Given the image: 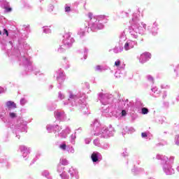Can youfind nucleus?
I'll use <instances>...</instances> for the list:
<instances>
[{
    "label": "nucleus",
    "instance_id": "obj_39",
    "mask_svg": "<svg viewBox=\"0 0 179 179\" xmlns=\"http://www.w3.org/2000/svg\"><path fill=\"white\" fill-rule=\"evenodd\" d=\"M43 33L48 34L51 33V29L48 27H43Z\"/></svg>",
    "mask_w": 179,
    "mask_h": 179
},
{
    "label": "nucleus",
    "instance_id": "obj_56",
    "mask_svg": "<svg viewBox=\"0 0 179 179\" xmlns=\"http://www.w3.org/2000/svg\"><path fill=\"white\" fill-rule=\"evenodd\" d=\"M115 78H121V76H120V72L116 71L115 73Z\"/></svg>",
    "mask_w": 179,
    "mask_h": 179
},
{
    "label": "nucleus",
    "instance_id": "obj_5",
    "mask_svg": "<svg viewBox=\"0 0 179 179\" xmlns=\"http://www.w3.org/2000/svg\"><path fill=\"white\" fill-rule=\"evenodd\" d=\"M68 102H64V106H68L69 103L71 106H78L80 110H84V113H86L87 110V106H86V101L85 99H79V94H73L72 92H69V99Z\"/></svg>",
    "mask_w": 179,
    "mask_h": 179
},
{
    "label": "nucleus",
    "instance_id": "obj_24",
    "mask_svg": "<svg viewBox=\"0 0 179 179\" xmlns=\"http://www.w3.org/2000/svg\"><path fill=\"white\" fill-rule=\"evenodd\" d=\"M69 173L71 177H75V176L78 175V171L73 169V167L69 169Z\"/></svg>",
    "mask_w": 179,
    "mask_h": 179
},
{
    "label": "nucleus",
    "instance_id": "obj_57",
    "mask_svg": "<svg viewBox=\"0 0 179 179\" xmlns=\"http://www.w3.org/2000/svg\"><path fill=\"white\" fill-rule=\"evenodd\" d=\"M82 131H83L82 127H79L78 129H76L75 130L76 135V132H82Z\"/></svg>",
    "mask_w": 179,
    "mask_h": 179
},
{
    "label": "nucleus",
    "instance_id": "obj_18",
    "mask_svg": "<svg viewBox=\"0 0 179 179\" xmlns=\"http://www.w3.org/2000/svg\"><path fill=\"white\" fill-rule=\"evenodd\" d=\"M20 61H22L23 65H31V59L27 56L21 57Z\"/></svg>",
    "mask_w": 179,
    "mask_h": 179
},
{
    "label": "nucleus",
    "instance_id": "obj_50",
    "mask_svg": "<svg viewBox=\"0 0 179 179\" xmlns=\"http://www.w3.org/2000/svg\"><path fill=\"white\" fill-rule=\"evenodd\" d=\"M90 142H92V138H87L85 139V143H86V145H89V143H90Z\"/></svg>",
    "mask_w": 179,
    "mask_h": 179
},
{
    "label": "nucleus",
    "instance_id": "obj_40",
    "mask_svg": "<svg viewBox=\"0 0 179 179\" xmlns=\"http://www.w3.org/2000/svg\"><path fill=\"white\" fill-rule=\"evenodd\" d=\"M129 153H128V150H127V149L126 148H124V150H123V152H122V156L123 157H127V156H129Z\"/></svg>",
    "mask_w": 179,
    "mask_h": 179
},
{
    "label": "nucleus",
    "instance_id": "obj_10",
    "mask_svg": "<svg viewBox=\"0 0 179 179\" xmlns=\"http://www.w3.org/2000/svg\"><path fill=\"white\" fill-rule=\"evenodd\" d=\"M136 44H138L136 41L128 40L124 43L123 48L124 51H129V50H132Z\"/></svg>",
    "mask_w": 179,
    "mask_h": 179
},
{
    "label": "nucleus",
    "instance_id": "obj_33",
    "mask_svg": "<svg viewBox=\"0 0 179 179\" xmlns=\"http://www.w3.org/2000/svg\"><path fill=\"white\" fill-rule=\"evenodd\" d=\"M69 163L68 162V160L65 158H62L60 159L59 164H62V166H68Z\"/></svg>",
    "mask_w": 179,
    "mask_h": 179
},
{
    "label": "nucleus",
    "instance_id": "obj_2",
    "mask_svg": "<svg viewBox=\"0 0 179 179\" xmlns=\"http://www.w3.org/2000/svg\"><path fill=\"white\" fill-rule=\"evenodd\" d=\"M87 16L90 19L88 27L92 31H97V30H101V29H103L104 27L103 23L107 22V19L104 15L93 17V14L92 13H89L87 14Z\"/></svg>",
    "mask_w": 179,
    "mask_h": 179
},
{
    "label": "nucleus",
    "instance_id": "obj_37",
    "mask_svg": "<svg viewBox=\"0 0 179 179\" xmlns=\"http://www.w3.org/2000/svg\"><path fill=\"white\" fill-rule=\"evenodd\" d=\"M60 177L62 179H69V176H68L66 172H63L62 174H60Z\"/></svg>",
    "mask_w": 179,
    "mask_h": 179
},
{
    "label": "nucleus",
    "instance_id": "obj_27",
    "mask_svg": "<svg viewBox=\"0 0 179 179\" xmlns=\"http://www.w3.org/2000/svg\"><path fill=\"white\" fill-rule=\"evenodd\" d=\"M94 71L96 72H103V71H106V68L103 66L97 65L94 67Z\"/></svg>",
    "mask_w": 179,
    "mask_h": 179
},
{
    "label": "nucleus",
    "instance_id": "obj_51",
    "mask_svg": "<svg viewBox=\"0 0 179 179\" xmlns=\"http://www.w3.org/2000/svg\"><path fill=\"white\" fill-rule=\"evenodd\" d=\"M127 116V110H122L121 113V117H126Z\"/></svg>",
    "mask_w": 179,
    "mask_h": 179
},
{
    "label": "nucleus",
    "instance_id": "obj_25",
    "mask_svg": "<svg viewBox=\"0 0 179 179\" xmlns=\"http://www.w3.org/2000/svg\"><path fill=\"white\" fill-rule=\"evenodd\" d=\"M26 122H21L20 124H18V129H20L22 132H25L27 128H26Z\"/></svg>",
    "mask_w": 179,
    "mask_h": 179
},
{
    "label": "nucleus",
    "instance_id": "obj_26",
    "mask_svg": "<svg viewBox=\"0 0 179 179\" xmlns=\"http://www.w3.org/2000/svg\"><path fill=\"white\" fill-rule=\"evenodd\" d=\"M8 117L11 119H14V118H17V113H16L15 112H13L12 110H8Z\"/></svg>",
    "mask_w": 179,
    "mask_h": 179
},
{
    "label": "nucleus",
    "instance_id": "obj_60",
    "mask_svg": "<svg viewBox=\"0 0 179 179\" xmlns=\"http://www.w3.org/2000/svg\"><path fill=\"white\" fill-rule=\"evenodd\" d=\"M176 171L179 173V165L176 167Z\"/></svg>",
    "mask_w": 179,
    "mask_h": 179
},
{
    "label": "nucleus",
    "instance_id": "obj_58",
    "mask_svg": "<svg viewBox=\"0 0 179 179\" xmlns=\"http://www.w3.org/2000/svg\"><path fill=\"white\" fill-rule=\"evenodd\" d=\"M162 97L163 99H166L167 97V92H164Z\"/></svg>",
    "mask_w": 179,
    "mask_h": 179
},
{
    "label": "nucleus",
    "instance_id": "obj_47",
    "mask_svg": "<svg viewBox=\"0 0 179 179\" xmlns=\"http://www.w3.org/2000/svg\"><path fill=\"white\" fill-rule=\"evenodd\" d=\"M93 143L95 146H99L100 145V141H99V139L94 140Z\"/></svg>",
    "mask_w": 179,
    "mask_h": 179
},
{
    "label": "nucleus",
    "instance_id": "obj_22",
    "mask_svg": "<svg viewBox=\"0 0 179 179\" xmlns=\"http://www.w3.org/2000/svg\"><path fill=\"white\" fill-rule=\"evenodd\" d=\"M153 36H156L157 34V22H155L152 25V29H151Z\"/></svg>",
    "mask_w": 179,
    "mask_h": 179
},
{
    "label": "nucleus",
    "instance_id": "obj_19",
    "mask_svg": "<svg viewBox=\"0 0 179 179\" xmlns=\"http://www.w3.org/2000/svg\"><path fill=\"white\" fill-rule=\"evenodd\" d=\"M6 107L8 108V111L11 110V108H16V103L12 101H8L6 103Z\"/></svg>",
    "mask_w": 179,
    "mask_h": 179
},
{
    "label": "nucleus",
    "instance_id": "obj_14",
    "mask_svg": "<svg viewBox=\"0 0 179 179\" xmlns=\"http://www.w3.org/2000/svg\"><path fill=\"white\" fill-rule=\"evenodd\" d=\"M46 129L48 132H52V130L55 131V132H60L62 131V127L56 125V126H52L51 124H49L46 127Z\"/></svg>",
    "mask_w": 179,
    "mask_h": 179
},
{
    "label": "nucleus",
    "instance_id": "obj_62",
    "mask_svg": "<svg viewBox=\"0 0 179 179\" xmlns=\"http://www.w3.org/2000/svg\"><path fill=\"white\" fill-rule=\"evenodd\" d=\"M16 138H17V139H20V136L17 135L16 136Z\"/></svg>",
    "mask_w": 179,
    "mask_h": 179
},
{
    "label": "nucleus",
    "instance_id": "obj_30",
    "mask_svg": "<svg viewBox=\"0 0 179 179\" xmlns=\"http://www.w3.org/2000/svg\"><path fill=\"white\" fill-rule=\"evenodd\" d=\"M68 50V48H66L64 46V44L59 46V48L57 49V51L60 53L62 54V52H65Z\"/></svg>",
    "mask_w": 179,
    "mask_h": 179
},
{
    "label": "nucleus",
    "instance_id": "obj_54",
    "mask_svg": "<svg viewBox=\"0 0 179 179\" xmlns=\"http://www.w3.org/2000/svg\"><path fill=\"white\" fill-rule=\"evenodd\" d=\"M3 34L5 35L8 37V36H9V33L8 32V30H6V29H3Z\"/></svg>",
    "mask_w": 179,
    "mask_h": 179
},
{
    "label": "nucleus",
    "instance_id": "obj_16",
    "mask_svg": "<svg viewBox=\"0 0 179 179\" xmlns=\"http://www.w3.org/2000/svg\"><path fill=\"white\" fill-rule=\"evenodd\" d=\"M57 80L61 85L65 80V74H64V71L62 69L57 71Z\"/></svg>",
    "mask_w": 179,
    "mask_h": 179
},
{
    "label": "nucleus",
    "instance_id": "obj_17",
    "mask_svg": "<svg viewBox=\"0 0 179 179\" xmlns=\"http://www.w3.org/2000/svg\"><path fill=\"white\" fill-rule=\"evenodd\" d=\"M91 159L94 163L100 162V160H101V154L98 152H94L91 156Z\"/></svg>",
    "mask_w": 179,
    "mask_h": 179
},
{
    "label": "nucleus",
    "instance_id": "obj_45",
    "mask_svg": "<svg viewBox=\"0 0 179 179\" xmlns=\"http://www.w3.org/2000/svg\"><path fill=\"white\" fill-rule=\"evenodd\" d=\"M163 157H166L162 155H157L156 156V159H157V160H162V162H163Z\"/></svg>",
    "mask_w": 179,
    "mask_h": 179
},
{
    "label": "nucleus",
    "instance_id": "obj_34",
    "mask_svg": "<svg viewBox=\"0 0 179 179\" xmlns=\"http://www.w3.org/2000/svg\"><path fill=\"white\" fill-rule=\"evenodd\" d=\"M101 148L104 150H108V149H110V144L108 143H105L101 145Z\"/></svg>",
    "mask_w": 179,
    "mask_h": 179
},
{
    "label": "nucleus",
    "instance_id": "obj_59",
    "mask_svg": "<svg viewBox=\"0 0 179 179\" xmlns=\"http://www.w3.org/2000/svg\"><path fill=\"white\" fill-rule=\"evenodd\" d=\"M3 88L0 87V94H1V93H3Z\"/></svg>",
    "mask_w": 179,
    "mask_h": 179
},
{
    "label": "nucleus",
    "instance_id": "obj_6",
    "mask_svg": "<svg viewBox=\"0 0 179 179\" xmlns=\"http://www.w3.org/2000/svg\"><path fill=\"white\" fill-rule=\"evenodd\" d=\"M75 42L73 38L71 37V33L67 32L63 36V42L62 44L66 48H71L72 44Z\"/></svg>",
    "mask_w": 179,
    "mask_h": 179
},
{
    "label": "nucleus",
    "instance_id": "obj_44",
    "mask_svg": "<svg viewBox=\"0 0 179 179\" xmlns=\"http://www.w3.org/2000/svg\"><path fill=\"white\" fill-rule=\"evenodd\" d=\"M175 143H176V145L179 146V134L176 135L175 137Z\"/></svg>",
    "mask_w": 179,
    "mask_h": 179
},
{
    "label": "nucleus",
    "instance_id": "obj_36",
    "mask_svg": "<svg viewBox=\"0 0 179 179\" xmlns=\"http://www.w3.org/2000/svg\"><path fill=\"white\" fill-rule=\"evenodd\" d=\"M120 41H125L127 40V35L123 32L120 37Z\"/></svg>",
    "mask_w": 179,
    "mask_h": 179
},
{
    "label": "nucleus",
    "instance_id": "obj_28",
    "mask_svg": "<svg viewBox=\"0 0 179 179\" xmlns=\"http://www.w3.org/2000/svg\"><path fill=\"white\" fill-rule=\"evenodd\" d=\"M121 104L124 105V108H129V106H131V103H129V101L128 99L125 101H120Z\"/></svg>",
    "mask_w": 179,
    "mask_h": 179
},
{
    "label": "nucleus",
    "instance_id": "obj_9",
    "mask_svg": "<svg viewBox=\"0 0 179 179\" xmlns=\"http://www.w3.org/2000/svg\"><path fill=\"white\" fill-rule=\"evenodd\" d=\"M20 150L22 155V157L25 160H27L29 155H30V152H31V149H30V148L26 147V145H20Z\"/></svg>",
    "mask_w": 179,
    "mask_h": 179
},
{
    "label": "nucleus",
    "instance_id": "obj_35",
    "mask_svg": "<svg viewBox=\"0 0 179 179\" xmlns=\"http://www.w3.org/2000/svg\"><path fill=\"white\" fill-rule=\"evenodd\" d=\"M57 173H62V171H64V166H62L61 164L57 165Z\"/></svg>",
    "mask_w": 179,
    "mask_h": 179
},
{
    "label": "nucleus",
    "instance_id": "obj_41",
    "mask_svg": "<svg viewBox=\"0 0 179 179\" xmlns=\"http://www.w3.org/2000/svg\"><path fill=\"white\" fill-rule=\"evenodd\" d=\"M65 12H71V6L69 4H66L64 6Z\"/></svg>",
    "mask_w": 179,
    "mask_h": 179
},
{
    "label": "nucleus",
    "instance_id": "obj_12",
    "mask_svg": "<svg viewBox=\"0 0 179 179\" xmlns=\"http://www.w3.org/2000/svg\"><path fill=\"white\" fill-rule=\"evenodd\" d=\"M55 117L59 121H66V115L64 111L56 110L55 112Z\"/></svg>",
    "mask_w": 179,
    "mask_h": 179
},
{
    "label": "nucleus",
    "instance_id": "obj_3",
    "mask_svg": "<svg viewBox=\"0 0 179 179\" xmlns=\"http://www.w3.org/2000/svg\"><path fill=\"white\" fill-rule=\"evenodd\" d=\"M92 127L94 128V135L95 136H100V138H104V139H108V138L113 136V129H108V127L101 126L98 120L94 121Z\"/></svg>",
    "mask_w": 179,
    "mask_h": 179
},
{
    "label": "nucleus",
    "instance_id": "obj_53",
    "mask_svg": "<svg viewBox=\"0 0 179 179\" xmlns=\"http://www.w3.org/2000/svg\"><path fill=\"white\" fill-rule=\"evenodd\" d=\"M141 136H142V138H148V133H146V132H143V133H141Z\"/></svg>",
    "mask_w": 179,
    "mask_h": 179
},
{
    "label": "nucleus",
    "instance_id": "obj_61",
    "mask_svg": "<svg viewBox=\"0 0 179 179\" xmlns=\"http://www.w3.org/2000/svg\"><path fill=\"white\" fill-rule=\"evenodd\" d=\"M176 101H179V95L176 97Z\"/></svg>",
    "mask_w": 179,
    "mask_h": 179
},
{
    "label": "nucleus",
    "instance_id": "obj_46",
    "mask_svg": "<svg viewBox=\"0 0 179 179\" xmlns=\"http://www.w3.org/2000/svg\"><path fill=\"white\" fill-rule=\"evenodd\" d=\"M27 103V101L24 98H22L20 99L21 106H24V104H26Z\"/></svg>",
    "mask_w": 179,
    "mask_h": 179
},
{
    "label": "nucleus",
    "instance_id": "obj_63",
    "mask_svg": "<svg viewBox=\"0 0 179 179\" xmlns=\"http://www.w3.org/2000/svg\"><path fill=\"white\" fill-rule=\"evenodd\" d=\"M0 118H1V120H3V116L2 115H0Z\"/></svg>",
    "mask_w": 179,
    "mask_h": 179
},
{
    "label": "nucleus",
    "instance_id": "obj_11",
    "mask_svg": "<svg viewBox=\"0 0 179 179\" xmlns=\"http://www.w3.org/2000/svg\"><path fill=\"white\" fill-rule=\"evenodd\" d=\"M71 127L69 126H66L62 131L58 132V136L59 138H62V139H66V138H68V135L71 134Z\"/></svg>",
    "mask_w": 179,
    "mask_h": 179
},
{
    "label": "nucleus",
    "instance_id": "obj_23",
    "mask_svg": "<svg viewBox=\"0 0 179 179\" xmlns=\"http://www.w3.org/2000/svg\"><path fill=\"white\" fill-rule=\"evenodd\" d=\"M115 66H117V69H124L125 65L121 64V61H120V59H117L115 62Z\"/></svg>",
    "mask_w": 179,
    "mask_h": 179
},
{
    "label": "nucleus",
    "instance_id": "obj_7",
    "mask_svg": "<svg viewBox=\"0 0 179 179\" xmlns=\"http://www.w3.org/2000/svg\"><path fill=\"white\" fill-rule=\"evenodd\" d=\"M163 171L166 174V176H173L176 171L173 169V165H169L167 164L163 163Z\"/></svg>",
    "mask_w": 179,
    "mask_h": 179
},
{
    "label": "nucleus",
    "instance_id": "obj_13",
    "mask_svg": "<svg viewBox=\"0 0 179 179\" xmlns=\"http://www.w3.org/2000/svg\"><path fill=\"white\" fill-rule=\"evenodd\" d=\"M0 6L5 9L6 12H12V8L9 6V3L6 0H0Z\"/></svg>",
    "mask_w": 179,
    "mask_h": 179
},
{
    "label": "nucleus",
    "instance_id": "obj_55",
    "mask_svg": "<svg viewBox=\"0 0 179 179\" xmlns=\"http://www.w3.org/2000/svg\"><path fill=\"white\" fill-rule=\"evenodd\" d=\"M152 92L155 94L157 92V87H155L151 89Z\"/></svg>",
    "mask_w": 179,
    "mask_h": 179
},
{
    "label": "nucleus",
    "instance_id": "obj_49",
    "mask_svg": "<svg viewBox=\"0 0 179 179\" xmlns=\"http://www.w3.org/2000/svg\"><path fill=\"white\" fill-rule=\"evenodd\" d=\"M59 99H60V100H64V99H65V95L62 92H59Z\"/></svg>",
    "mask_w": 179,
    "mask_h": 179
},
{
    "label": "nucleus",
    "instance_id": "obj_4",
    "mask_svg": "<svg viewBox=\"0 0 179 179\" xmlns=\"http://www.w3.org/2000/svg\"><path fill=\"white\" fill-rule=\"evenodd\" d=\"M99 99L103 106L101 108L103 115L107 118L113 117L114 113L111 109V105H110V101L111 100L110 99V95H108V94H99Z\"/></svg>",
    "mask_w": 179,
    "mask_h": 179
},
{
    "label": "nucleus",
    "instance_id": "obj_42",
    "mask_svg": "<svg viewBox=\"0 0 179 179\" xmlns=\"http://www.w3.org/2000/svg\"><path fill=\"white\" fill-rule=\"evenodd\" d=\"M141 113L143 115H146L149 113V109H148L147 108H142Z\"/></svg>",
    "mask_w": 179,
    "mask_h": 179
},
{
    "label": "nucleus",
    "instance_id": "obj_1",
    "mask_svg": "<svg viewBox=\"0 0 179 179\" xmlns=\"http://www.w3.org/2000/svg\"><path fill=\"white\" fill-rule=\"evenodd\" d=\"M133 24L129 27L128 31L130 34V37L134 40H138L141 36L145 34L146 31V24L143 22L138 23V17L134 15L132 18Z\"/></svg>",
    "mask_w": 179,
    "mask_h": 179
},
{
    "label": "nucleus",
    "instance_id": "obj_8",
    "mask_svg": "<svg viewBox=\"0 0 179 179\" xmlns=\"http://www.w3.org/2000/svg\"><path fill=\"white\" fill-rule=\"evenodd\" d=\"M138 58L141 64H145V62H148V61L152 58V54H150L149 52H145L142 53Z\"/></svg>",
    "mask_w": 179,
    "mask_h": 179
},
{
    "label": "nucleus",
    "instance_id": "obj_29",
    "mask_svg": "<svg viewBox=\"0 0 179 179\" xmlns=\"http://www.w3.org/2000/svg\"><path fill=\"white\" fill-rule=\"evenodd\" d=\"M67 152L68 153H70L71 155H73V153H75V148H73V146L69 145H67Z\"/></svg>",
    "mask_w": 179,
    "mask_h": 179
},
{
    "label": "nucleus",
    "instance_id": "obj_20",
    "mask_svg": "<svg viewBox=\"0 0 179 179\" xmlns=\"http://www.w3.org/2000/svg\"><path fill=\"white\" fill-rule=\"evenodd\" d=\"M69 142L71 145H75L76 143V132H74L69 137Z\"/></svg>",
    "mask_w": 179,
    "mask_h": 179
},
{
    "label": "nucleus",
    "instance_id": "obj_32",
    "mask_svg": "<svg viewBox=\"0 0 179 179\" xmlns=\"http://www.w3.org/2000/svg\"><path fill=\"white\" fill-rule=\"evenodd\" d=\"M59 149H61V150L65 151V150H67L68 145H66V143L64 142L59 145Z\"/></svg>",
    "mask_w": 179,
    "mask_h": 179
},
{
    "label": "nucleus",
    "instance_id": "obj_15",
    "mask_svg": "<svg viewBox=\"0 0 179 179\" xmlns=\"http://www.w3.org/2000/svg\"><path fill=\"white\" fill-rule=\"evenodd\" d=\"M176 159V157L174 156H171L169 157H163V163L165 164H168L169 166H173L174 164V160Z\"/></svg>",
    "mask_w": 179,
    "mask_h": 179
},
{
    "label": "nucleus",
    "instance_id": "obj_31",
    "mask_svg": "<svg viewBox=\"0 0 179 179\" xmlns=\"http://www.w3.org/2000/svg\"><path fill=\"white\" fill-rule=\"evenodd\" d=\"M124 50V48L119 46V47H115L113 49V52H115V54H118L119 52H122Z\"/></svg>",
    "mask_w": 179,
    "mask_h": 179
},
{
    "label": "nucleus",
    "instance_id": "obj_21",
    "mask_svg": "<svg viewBox=\"0 0 179 179\" xmlns=\"http://www.w3.org/2000/svg\"><path fill=\"white\" fill-rule=\"evenodd\" d=\"M41 176L47 179H52V176H51V173L47 170L43 171Z\"/></svg>",
    "mask_w": 179,
    "mask_h": 179
},
{
    "label": "nucleus",
    "instance_id": "obj_52",
    "mask_svg": "<svg viewBox=\"0 0 179 179\" xmlns=\"http://www.w3.org/2000/svg\"><path fill=\"white\" fill-rule=\"evenodd\" d=\"M132 132H135V129L132 127L128 129V134H132Z\"/></svg>",
    "mask_w": 179,
    "mask_h": 179
},
{
    "label": "nucleus",
    "instance_id": "obj_43",
    "mask_svg": "<svg viewBox=\"0 0 179 179\" xmlns=\"http://www.w3.org/2000/svg\"><path fill=\"white\" fill-rule=\"evenodd\" d=\"M147 79L149 82H151V83H153L155 79L153 78V76L148 75L147 76Z\"/></svg>",
    "mask_w": 179,
    "mask_h": 179
},
{
    "label": "nucleus",
    "instance_id": "obj_64",
    "mask_svg": "<svg viewBox=\"0 0 179 179\" xmlns=\"http://www.w3.org/2000/svg\"><path fill=\"white\" fill-rule=\"evenodd\" d=\"M176 68H179V64H178V65L176 66Z\"/></svg>",
    "mask_w": 179,
    "mask_h": 179
},
{
    "label": "nucleus",
    "instance_id": "obj_38",
    "mask_svg": "<svg viewBox=\"0 0 179 179\" xmlns=\"http://www.w3.org/2000/svg\"><path fill=\"white\" fill-rule=\"evenodd\" d=\"M85 31H84L83 29H80L78 32V36H80V37H83L85 36Z\"/></svg>",
    "mask_w": 179,
    "mask_h": 179
},
{
    "label": "nucleus",
    "instance_id": "obj_48",
    "mask_svg": "<svg viewBox=\"0 0 179 179\" xmlns=\"http://www.w3.org/2000/svg\"><path fill=\"white\" fill-rule=\"evenodd\" d=\"M161 88L162 89H170V85H166V84H162V85H161Z\"/></svg>",
    "mask_w": 179,
    "mask_h": 179
}]
</instances>
